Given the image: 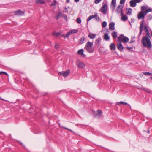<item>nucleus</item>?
Segmentation results:
<instances>
[{"instance_id": "nucleus-44", "label": "nucleus", "mask_w": 152, "mask_h": 152, "mask_svg": "<svg viewBox=\"0 0 152 152\" xmlns=\"http://www.w3.org/2000/svg\"><path fill=\"white\" fill-rule=\"evenodd\" d=\"M125 2V0H120V3L121 4H123Z\"/></svg>"}, {"instance_id": "nucleus-3", "label": "nucleus", "mask_w": 152, "mask_h": 152, "mask_svg": "<svg viewBox=\"0 0 152 152\" xmlns=\"http://www.w3.org/2000/svg\"><path fill=\"white\" fill-rule=\"evenodd\" d=\"M129 39L128 37L125 36L123 34L120 35L118 37V41L126 43L129 41Z\"/></svg>"}, {"instance_id": "nucleus-4", "label": "nucleus", "mask_w": 152, "mask_h": 152, "mask_svg": "<svg viewBox=\"0 0 152 152\" xmlns=\"http://www.w3.org/2000/svg\"><path fill=\"white\" fill-rule=\"evenodd\" d=\"M92 114L94 117L100 118L102 115V112L100 110H98L96 112L94 111H92Z\"/></svg>"}, {"instance_id": "nucleus-49", "label": "nucleus", "mask_w": 152, "mask_h": 152, "mask_svg": "<svg viewBox=\"0 0 152 152\" xmlns=\"http://www.w3.org/2000/svg\"><path fill=\"white\" fill-rule=\"evenodd\" d=\"M70 1V0H66V2L67 3H69Z\"/></svg>"}, {"instance_id": "nucleus-54", "label": "nucleus", "mask_w": 152, "mask_h": 152, "mask_svg": "<svg viewBox=\"0 0 152 152\" xmlns=\"http://www.w3.org/2000/svg\"><path fill=\"white\" fill-rule=\"evenodd\" d=\"M83 57H85L86 56V55H84V54H83Z\"/></svg>"}, {"instance_id": "nucleus-12", "label": "nucleus", "mask_w": 152, "mask_h": 152, "mask_svg": "<svg viewBox=\"0 0 152 152\" xmlns=\"http://www.w3.org/2000/svg\"><path fill=\"white\" fill-rule=\"evenodd\" d=\"M144 20H142L141 22V23L140 24V32L139 34L138 37H140L141 34L142 33V31L143 30V24L144 23Z\"/></svg>"}, {"instance_id": "nucleus-8", "label": "nucleus", "mask_w": 152, "mask_h": 152, "mask_svg": "<svg viewBox=\"0 0 152 152\" xmlns=\"http://www.w3.org/2000/svg\"><path fill=\"white\" fill-rule=\"evenodd\" d=\"M76 65L80 69L84 68L85 66V64L83 62L80 61L79 60H77L76 61Z\"/></svg>"}, {"instance_id": "nucleus-29", "label": "nucleus", "mask_w": 152, "mask_h": 152, "mask_svg": "<svg viewBox=\"0 0 152 152\" xmlns=\"http://www.w3.org/2000/svg\"><path fill=\"white\" fill-rule=\"evenodd\" d=\"M85 39L84 37H83L82 38H81L80 40V44L83 43L85 40Z\"/></svg>"}, {"instance_id": "nucleus-6", "label": "nucleus", "mask_w": 152, "mask_h": 152, "mask_svg": "<svg viewBox=\"0 0 152 152\" xmlns=\"http://www.w3.org/2000/svg\"><path fill=\"white\" fill-rule=\"evenodd\" d=\"M123 6L122 5H120L118 6L116 10V11L118 14H119L120 13L121 15H123Z\"/></svg>"}, {"instance_id": "nucleus-45", "label": "nucleus", "mask_w": 152, "mask_h": 152, "mask_svg": "<svg viewBox=\"0 0 152 152\" xmlns=\"http://www.w3.org/2000/svg\"><path fill=\"white\" fill-rule=\"evenodd\" d=\"M62 17H63V18L65 19L66 20H67V16L66 15H63V16Z\"/></svg>"}, {"instance_id": "nucleus-51", "label": "nucleus", "mask_w": 152, "mask_h": 152, "mask_svg": "<svg viewBox=\"0 0 152 152\" xmlns=\"http://www.w3.org/2000/svg\"><path fill=\"white\" fill-rule=\"evenodd\" d=\"M131 48H127V49L128 50H130V49Z\"/></svg>"}, {"instance_id": "nucleus-10", "label": "nucleus", "mask_w": 152, "mask_h": 152, "mask_svg": "<svg viewBox=\"0 0 152 152\" xmlns=\"http://www.w3.org/2000/svg\"><path fill=\"white\" fill-rule=\"evenodd\" d=\"M141 10L142 11H144L145 14L146 15L147 13L152 11L150 8H148V7H146L145 6H142L141 7Z\"/></svg>"}, {"instance_id": "nucleus-39", "label": "nucleus", "mask_w": 152, "mask_h": 152, "mask_svg": "<svg viewBox=\"0 0 152 152\" xmlns=\"http://www.w3.org/2000/svg\"><path fill=\"white\" fill-rule=\"evenodd\" d=\"M55 48L58 49L59 48V45L58 44H56L55 46Z\"/></svg>"}, {"instance_id": "nucleus-35", "label": "nucleus", "mask_w": 152, "mask_h": 152, "mask_svg": "<svg viewBox=\"0 0 152 152\" xmlns=\"http://www.w3.org/2000/svg\"><path fill=\"white\" fill-rule=\"evenodd\" d=\"M146 35H145V36H146L147 37V38H151V36L149 32H147L146 33Z\"/></svg>"}, {"instance_id": "nucleus-21", "label": "nucleus", "mask_w": 152, "mask_h": 152, "mask_svg": "<svg viewBox=\"0 0 152 152\" xmlns=\"http://www.w3.org/2000/svg\"><path fill=\"white\" fill-rule=\"evenodd\" d=\"M35 3L37 4H42L45 3V1L44 0H35Z\"/></svg>"}, {"instance_id": "nucleus-1", "label": "nucleus", "mask_w": 152, "mask_h": 152, "mask_svg": "<svg viewBox=\"0 0 152 152\" xmlns=\"http://www.w3.org/2000/svg\"><path fill=\"white\" fill-rule=\"evenodd\" d=\"M150 39L149 38H147L146 36H144L142 37L141 40V43L143 46L149 49H151L152 48V45Z\"/></svg>"}, {"instance_id": "nucleus-16", "label": "nucleus", "mask_w": 152, "mask_h": 152, "mask_svg": "<svg viewBox=\"0 0 152 152\" xmlns=\"http://www.w3.org/2000/svg\"><path fill=\"white\" fill-rule=\"evenodd\" d=\"M116 0H112L111 3V7L112 9L114 10L116 6Z\"/></svg>"}, {"instance_id": "nucleus-19", "label": "nucleus", "mask_w": 152, "mask_h": 152, "mask_svg": "<svg viewBox=\"0 0 152 152\" xmlns=\"http://www.w3.org/2000/svg\"><path fill=\"white\" fill-rule=\"evenodd\" d=\"M63 15V13L62 12H59L58 14L56 16L55 18L56 19L58 20L60 17H62Z\"/></svg>"}, {"instance_id": "nucleus-40", "label": "nucleus", "mask_w": 152, "mask_h": 152, "mask_svg": "<svg viewBox=\"0 0 152 152\" xmlns=\"http://www.w3.org/2000/svg\"><path fill=\"white\" fill-rule=\"evenodd\" d=\"M2 74L6 75L8 76V74L6 72H0V75H1Z\"/></svg>"}, {"instance_id": "nucleus-25", "label": "nucleus", "mask_w": 152, "mask_h": 152, "mask_svg": "<svg viewBox=\"0 0 152 152\" xmlns=\"http://www.w3.org/2000/svg\"><path fill=\"white\" fill-rule=\"evenodd\" d=\"M110 46L111 50H114L115 49V45L113 43L111 44Z\"/></svg>"}, {"instance_id": "nucleus-53", "label": "nucleus", "mask_w": 152, "mask_h": 152, "mask_svg": "<svg viewBox=\"0 0 152 152\" xmlns=\"http://www.w3.org/2000/svg\"><path fill=\"white\" fill-rule=\"evenodd\" d=\"M144 90L145 91H146L147 92H149L148 91H146L145 89H144Z\"/></svg>"}, {"instance_id": "nucleus-36", "label": "nucleus", "mask_w": 152, "mask_h": 152, "mask_svg": "<svg viewBox=\"0 0 152 152\" xmlns=\"http://www.w3.org/2000/svg\"><path fill=\"white\" fill-rule=\"evenodd\" d=\"M102 25L103 27H105L107 25V23L105 21L103 22Z\"/></svg>"}, {"instance_id": "nucleus-13", "label": "nucleus", "mask_w": 152, "mask_h": 152, "mask_svg": "<svg viewBox=\"0 0 152 152\" xmlns=\"http://www.w3.org/2000/svg\"><path fill=\"white\" fill-rule=\"evenodd\" d=\"M24 14V12L22 11L18 10L15 11L14 12V14L16 15H23Z\"/></svg>"}, {"instance_id": "nucleus-55", "label": "nucleus", "mask_w": 152, "mask_h": 152, "mask_svg": "<svg viewBox=\"0 0 152 152\" xmlns=\"http://www.w3.org/2000/svg\"><path fill=\"white\" fill-rule=\"evenodd\" d=\"M151 79L152 80V77H151Z\"/></svg>"}, {"instance_id": "nucleus-46", "label": "nucleus", "mask_w": 152, "mask_h": 152, "mask_svg": "<svg viewBox=\"0 0 152 152\" xmlns=\"http://www.w3.org/2000/svg\"><path fill=\"white\" fill-rule=\"evenodd\" d=\"M68 12V10H67V9L66 8H65V9L64 10H63V12Z\"/></svg>"}, {"instance_id": "nucleus-15", "label": "nucleus", "mask_w": 152, "mask_h": 152, "mask_svg": "<svg viewBox=\"0 0 152 152\" xmlns=\"http://www.w3.org/2000/svg\"><path fill=\"white\" fill-rule=\"evenodd\" d=\"M130 6L132 7H135L137 5L136 3L134 0H131L130 2Z\"/></svg>"}, {"instance_id": "nucleus-42", "label": "nucleus", "mask_w": 152, "mask_h": 152, "mask_svg": "<svg viewBox=\"0 0 152 152\" xmlns=\"http://www.w3.org/2000/svg\"><path fill=\"white\" fill-rule=\"evenodd\" d=\"M94 15H96V16L95 17L96 18V20L97 21H99V18L98 16H97V13H96Z\"/></svg>"}, {"instance_id": "nucleus-30", "label": "nucleus", "mask_w": 152, "mask_h": 152, "mask_svg": "<svg viewBox=\"0 0 152 152\" xmlns=\"http://www.w3.org/2000/svg\"><path fill=\"white\" fill-rule=\"evenodd\" d=\"M143 74L146 75H149V76H152V73H150L149 72H143Z\"/></svg>"}, {"instance_id": "nucleus-5", "label": "nucleus", "mask_w": 152, "mask_h": 152, "mask_svg": "<svg viewBox=\"0 0 152 152\" xmlns=\"http://www.w3.org/2000/svg\"><path fill=\"white\" fill-rule=\"evenodd\" d=\"M107 10V6L106 4H102V6L99 10V11L101 12L104 14H106Z\"/></svg>"}, {"instance_id": "nucleus-22", "label": "nucleus", "mask_w": 152, "mask_h": 152, "mask_svg": "<svg viewBox=\"0 0 152 152\" xmlns=\"http://www.w3.org/2000/svg\"><path fill=\"white\" fill-rule=\"evenodd\" d=\"M96 35L95 34H93L92 33H90L88 35V37L91 39H94Z\"/></svg>"}, {"instance_id": "nucleus-43", "label": "nucleus", "mask_w": 152, "mask_h": 152, "mask_svg": "<svg viewBox=\"0 0 152 152\" xmlns=\"http://www.w3.org/2000/svg\"><path fill=\"white\" fill-rule=\"evenodd\" d=\"M61 127L64 128V129H67V130L70 131L72 132H73V131L72 130H71L70 129H68V128H66V127H63V126H62Z\"/></svg>"}, {"instance_id": "nucleus-26", "label": "nucleus", "mask_w": 152, "mask_h": 152, "mask_svg": "<svg viewBox=\"0 0 152 152\" xmlns=\"http://www.w3.org/2000/svg\"><path fill=\"white\" fill-rule=\"evenodd\" d=\"M116 104H123L124 105H129V104H128L127 102H122V101H121V102H117L116 103Z\"/></svg>"}, {"instance_id": "nucleus-17", "label": "nucleus", "mask_w": 152, "mask_h": 152, "mask_svg": "<svg viewBox=\"0 0 152 152\" xmlns=\"http://www.w3.org/2000/svg\"><path fill=\"white\" fill-rule=\"evenodd\" d=\"M122 16L121 18V20L123 21H125L127 20L128 19V17L126 15H123V14L122 15H121Z\"/></svg>"}, {"instance_id": "nucleus-9", "label": "nucleus", "mask_w": 152, "mask_h": 152, "mask_svg": "<svg viewBox=\"0 0 152 152\" xmlns=\"http://www.w3.org/2000/svg\"><path fill=\"white\" fill-rule=\"evenodd\" d=\"M146 15L144 11L142 10L139 12L137 16L138 19H141L144 18L145 16Z\"/></svg>"}, {"instance_id": "nucleus-11", "label": "nucleus", "mask_w": 152, "mask_h": 152, "mask_svg": "<svg viewBox=\"0 0 152 152\" xmlns=\"http://www.w3.org/2000/svg\"><path fill=\"white\" fill-rule=\"evenodd\" d=\"M117 47L118 49L120 51H123L124 47L121 42H119L117 41Z\"/></svg>"}, {"instance_id": "nucleus-32", "label": "nucleus", "mask_w": 152, "mask_h": 152, "mask_svg": "<svg viewBox=\"0 0 152 152\" xmlns=\"http://www.w3.org/2000/svg\"><path fill=\"white\" fill-rule=\"evenodd\" d=\"M71 34L73 33H76L78 32V30H72L70 31Z\"/></svg>"}, {"instance_id": "nucleus-50", "label": "nucleus", "mask_w": 152, "mask_h": 152, "mask_svg": "<svg viewBox=\"0 0 152 152\" xmlns=\"http://www.w3.org/2000/svg\"><path fill=\"white\" fill-rule=\"evenodd\" d=\"M75 0V1L76 2H78L79 1V0Z\"/></svg>"}, {"instance_id": "nucleus-18", "label": "nucleus", "mask_w": 152, "mask_h": 152, "mask_svg": "<svg viewBox=\"0 0 152 152\" xmlns=\"http://www.w3.org/2000/svg\"><path fill=\"white\" fill-rule=\"evenodd\" d=\"M115 23H110L109 24V29L110 30H113L115 29L114 28Z\"/></svg>"}, {"instance_id": "nucleus-52", "label": "nucleus", "mask_w": 152, "mask_h": 152, "mask_svg": "<svg viewBox=\"0 0 152 152\" xmlns=\"http://www.w3.org/2000/svg\"><path fill=\"white\" fill-rule=\"evenodd\" d=\"M147 132L148 133H149V129H148V130L147 131Z\"/></svg>"}, {"instance_id": "nucleus-41", "label": "nucleus", "mask_w": 152, "mask_h": 152, "mask_svg": "<svg viewBox=\"0 0 152 152\" xmlns=\"http://www.w3.org/2000/svg\"><path fill=\"white\" fill-rule=\"evenodd\" d=\"M101 0H95L94 1V3L96 4L100 2Z\"/></svg>"}, {"instance_id": "nucleus-7", "label": "nucleus", "mask_w": 152, "mask_h": 152, "mask_svg": "<svg viewBox=\"0 0 152 152\" xmlns=\"http://www.w3.org/2000/svg\"><path fill=\"white\" fill-rule=\"evenodd\" d=\"M70 72V70H68L66 71H65L60 72L58 73V75H62L64 77H65L69 75Z\"/></svg>"}, {"instance_id": "nucleus-24", "label": "nucleus", "mask_w": 152, "mask_h": 152, "mask_svg": "<svg viewBox=\"0 0 152 152\" xmlns=\"http://www.w3.org/2000/svg\"><path fill=\"white\" fill-rule=\"evenodd\" d=\"M112 35L113 38H116L117 37V34L116 32L115 31L113 32Z\"/></svg>"}, {"instance_id": "nucleus-23", "label": "nucleus", "mask_w": 152, "mask_h": 152, "mask_svg": "<svg viewBox=\"0 0 152 152\" xmlns=\"http://www.w3.org/2000/svg\"><path fill=\"white\" fill-rule=\"evenodd\" d=\"M96 15H93L89 16L87 19V22H88L92 19L96 17Z\"/></svg>"}, {"instance_id": "nucleus-31", "label": "nucleus", "mask_w": 152, "mask_h": 152, "mask_svg": "<svg viewBox=\"0 0 152 152\" xmlns=\"http://www.w3.org/2000/svg\"><path fill=\"white\" fill-rule=\"evenodd\" d=\"M71 33L70 32V31H69V32H67L66 34L64 36H63L64 37H68L70 35H71Z\"/></svg>"}, {"instance_id": "nucleus-34", "label": "nucleus", "mask_w": 152, "mask_h": 152, "mask_svg": "<svg viewBox=\"0 0 152 152\" xmlns=\"http://www.w3.org/2000/svg\"><path fill=\"white\" fill-rule=\"evenodd\" d=\"M144 30H145V32H146V33H147V32H149L148 30V28L146 26H144Z\"/></svg>"}, {"instance_id": "nucleus-33", "label": "nucleus", "mask_w": 152, "mask_h": 152, "mask_svg": "<svg viewBox=\"0 0 152 152\" xmlns=\"http://www.w3.org/2000/svg\"><path fill=\"white\" fill-rule=\"evenodd\" d=\"M77 22L79 24H80L81 22V20L80 18H77L76 20Z\"/></svg>"}, {"instance_id": "nucleus-48", "label": "nucleus", "mask_w": 152, "mask_h": 152, "mask_svg": "<svg viewBox=\"0 0 152 152\" xmlns=\"http://www.w3.org/2000/svg\"><path fill=\"white\" fill-rule=\"evenodd\" d=\"M134 42V41H133V40H131V41H130V43H133V42Z\"/></svg>"}, {"instance_id": "nucleus-28", "label": "nucleus", "mask_w": 152, "mask_h": 152, "mask_svg": "<svg viewBox=\"0 0 152 152\" xmlns=\"http://www.w3.org/2000/svg\"><path fill=\"white\" fill-rule=\"evenodd\" d=\"M77 53L79 55H82L83 54V50L81 49L79 50L77 52Z\"/></svg>"}, {"instance_id": "nucleus-47", "label": "nucleus", "mask_w": 152, "mask_h": 152, "mask_svg": "<svg viewBox=\"0 0 152 152\" xmlns=\"http://www.w3.org/2000/svg\"><path fill=\"white\" fill-rule=\"evenodd\" d=\"M149 17L150 18V20H151V18H152V16L151 15H150L149 16Z\"/></svg>"}, {"instance_id": "nucleus-56", "label": "nucleus", "mask_w": 152, "mask_h": 152, "mask_svg": "<svg viewBox=\"0 0 152 152\" xmlns=\"http://www.w3.org/2000/svg\"><path fill=\"white\" fill-rule=\"evenodd\" d=\"M129 107H130V109H131V107L130 106H129Z\"/></svg>"}, {"instance_id": "nucleus-14", "label": "nucleus", "mask_w": 152, "mask_h": 152, "mask_svg": "<svg viewBox=\"0 0 152 152\" xmlns=\"http://www.w3.org/2000/svg\"><path fill=\"white\" fill-rule=\"evenodd\" d=\"M101 40V39L100 37L98 38L97 39H96L95 42V44L96 46L99 47L100 45V42Z\"/></svg>"}, {"instance_id": "nucleus-27", "label": "nucleus", "mask_w": 152, "mask_h": 152, "mask_svg": "<svg viewBox=\"0 0 152 152\" xmlns=\"http://www.w3.org/2000/svg\"><path fill=\"white\" fill-rule=\"evenodd\" d=\"M104 40H108L109 39V37L108 35L107 34H104Z\"/></svg>"}, {"instance_id": "nucleus-20", "label": "nucleus", "mask_w": 152, "mask_h": 152, "mask_svg": "<svg viewBox=\"0 0 152 152\" xmlns=\"http://www.w3.org/2000/svg\"><path fill=\"white\" fill-rule=\"evenodd\" d=\"M126 13L128 15H131L132 14V9L131 8H129L128 9H126Z\"/></svg>"}, {"instance_id": "nucleus-37", "label": "nucleus", "mask_w": 152, "mask_h": 152, "mask_svg": "<svg viewBox=\"0 0 152 152\" xmlns=\"http://www.w3.org/2000/svg\"><path fill=\"white\" fill-rule=\"evenodd\" d=\"M53 34L55 36H58L60 35V33H59L54 32Z\"/></svg>"}, {"instance_id": "nucleus-2", "label": "nucleus", "mask_w": 152, "mask_h": 152, "mask_svg": "<svg viewBox=\"0 0 152 152\" xmlns=\"http://www.w3.org/2000/svg\"><path fill=\"white\" fill-rule=\"evenodd\" d=\"M93 43L90 42H88L86 44L84 49L90 53H93L94 51V48L93 47Z\"/></svg>"}, {"instance_id": "nucleus-38", "label": "nucleus", "mask_w": 152, "mask_h": 152, "mask_svg": "<svg viewBox=\"0 0 152 152\" xmlns=\"http://www.w3.org/2000/svg\"><path fill=\"white\" fill-rule=\"evenodd\" d=\"M56 0H54L51 4V6H54L56 5Z\"/></svg>"}]
</instances>
